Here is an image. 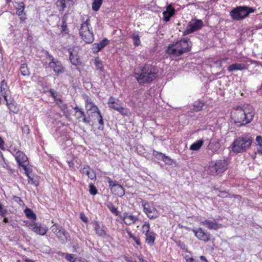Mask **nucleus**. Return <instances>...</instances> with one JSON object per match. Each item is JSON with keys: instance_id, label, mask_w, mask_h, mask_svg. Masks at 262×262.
Returning <instances> with one entry per match:
<instances>
[{"instance_id": "f257e3e1", "label": "nucleus", "mask_w": 262, "mask_h": 262, "mask_svg": "<svg viewBox=\"0 0 262 262\" xmlns=\"http://www.w3.org/2000/svg\"><path fill=\"white\" fill-rule=\"evenodd\" d=\"M255 115L254 108L248 104L235 106L231 112V118L235 124L243 126L250 123Z\"/></svg>"}, {"instance_id": "f03ea898", "label": "nucleus", "mask_w": 262, "mask_h": 262, "mask_svg": "<svg viewBox=\"0 0 262 262\" xmlns=\"http://www.w3.org/2000/svg\"><path fill=\"white\" fill-rule=\"evenodd\" d=\"M157 69L151 64H145L135 70V77L140 84L149 83L157 77Z\"/></svg>"}, {"instance_id": "7ed1b4c3", "label": "nucleus", "mask_w": 262, "mask_h": 262, "mask_svg": "<svg viewBox=\"0 0 262 262\" xmlns=\"http://www.w3.org/2000/svg\"><path fill=\"white\" fill-rule=\"evenodd\" d=\"M192 43L189 38H184L169 45L166 50L167 54L179 56L183 53L190 50Z\"/></svg>"}, {"instance_id": "20e7f679", "label": "nucleus", "mask_w": 262, "mask_h": 262, "mask_svg": "<svg viewBox=\"0 0 262 262\" xmlns=\"http://www.w3.org/2000/svg\"><path fill=\"white\" fill-rule=\"evenodd\" d=\"M252 142V138L248 135L239 137L233 141L232 149L236 153L244 152L250 147Z\"/></svg>"}, {"instance_id": "39448f33", "label": "nucleus", "mask_w": 262, "mask_h": 262, "mask_svg": "<svg viewBox=\"0 0 262 262\" xmlns=\"http://www.w3.org/2000/svg\"><path fill=\"white\" fill-rule=\"evenodd\" d=\"M255 9L247 6H238L234 8L230 12L231 17L236 20L243 19L251 13H253Z\"/></svg>"}, {"instance_id": "423d86ee", "label": "nucleus", "mask_w": 262, "mask_h": 262, "mask_svg": "<svg viewBox=\"0 0 262 262\" xmlns=\"http://www.w3.org/2000/svg\"><path fill=\"white\" fill-rule=\"evenodd\" d=\"M108 105L109 107L117 111L122 115L127 116L129 113L128 109L123 106L121 101L113 97L109 99Z\"/></svg>"}, {"instance_id": "0eeeda50", "label": "nucleus", "mask_w": 262, "mask_h": 262, "mask_svg": "<svg viewBox=\"0 0 262 262\" xmlns=\"http://www.w3.org/2000/svg\"><path fill=\"white\" fill-rule=\"evenodd\" d=\"M29 228L36 234L40 235H44L46 234L48 229L40 223L33 222L29 225Z\"/></svg>"}, {"instance_id": "6e6552de", "label": "nucleus", "mask_w": 262, "mask_h": 262, "mask_svg": "<svg viewBox=\"0 0 262 262\" xmlns=\"http://www.w3.org/2000/svg\"><path fill=\"white\" fill-rule=\"evenodd\" d=\"M203 26V23L200 20H191L184 31V35L188 34L200 29Z\"/></svg>"}, {"instance_id": "1a4fd4ad", "label": "nucleus", "mask_w": 262, "mask_h": 262, "mask_svg": "<svg viewBox=\"0 0 262 262\" xmlns=\"http://www.w3.org/2000/svg\"><path fill=\"white\" fill-rule=\"evenodd\" d=\"M51 229L62 243H64L67 241V238L65 234V231L60 226L57 224H54L51 227Z\"/></svg>"}, {"instance_id": "9d476101", "label": "nucleus", "mask_w": 262, "mask_h": 262, "mask_svg": "<svg viewBox=\"0 0 262 262\" xmlns=\"http://www.w3.org/2000/svg\"><path fill=\"white\" fill-rule=\"evenodd\" d=\"M143 205L145 212L150 219H154L158 217V211L155 207L150 206L148 203H145Z\"/></svg>"}, {"instance_id": "9b49d317", "label": "nucleus", "mask_w": 262, "mask_h": 262, "mask_svg": "<svg viewBox=\"0 0 262 262\" xmlns=\"http://www.w3.org/2000/svg\"><path fill=\"white\" fill-rule=\"evenodd\" d=\"M192 231L195 236L200 240L204 242H207L210 240V234L207 232H205L202 228H199L197 230L193 229Z\"/></svg>"}, {"instance_id": "f8f14e48", "label": "nucleus", "mask_w": 262, "mask_h": 262, "mask_svg": "<svg viewBox=\"0 0 262 262\" xmlns=\"http://www.w3.org/2000/svg\"><path fill=\"white\" fill-rule=\"evenodd\" d=\"M201 224L210 230H217L222 227V225L217 223L215 220H205L201 221Z\"/></svg>"}, {"instance_id": "ddd939ff", "label": "nucleus", "mask_w": 262, "mask_h": 262, "mask_svg": "<svg viewBox=\"0 0 262 262\" xmlns=\"http://www.w3.org/2000/svg\"><path fill=\"white\" fill-rule=\"evenodd\" d=\"M15 159L19 166L23 164H28V158L24 153L20 150H18L15 153H13Z\"/></svg>"}, {"instance_id": "4468645a", "label": "nucleus", "mask_w": 262, "mask_h": 262, "mask_svg": "<svg viewBox=\"0 0 262 262\" xmlns=\"http://www.w3.org/2000/svg\"><path fill=\"white\" fill-rule=\"evenodd\" d=\"M50 58L51 62L49 63V66L57 74L62 73L63 72V68L61 62L58 61H55L52 56H50Z\"/></svg>"}, {"instance_id": "2eb2a0df", "label": "nucleus", "mask_w": 262, "mask_h": 262, "mask_svg": "<svg viewBox=\"0 0 262 262\" xmlns=\"http://www.w3.org/2000/svg\"><path fill=\"white\" fill-rule=\"evenodd\" d=\"M84 99L85 102V108L87 111H93V113H96L99 111L98 107L95 105L88 96H85Z\"/></svg>"}, {"instance_id": "dca6fc26", "label": "nucleus", "mask_w": 262, "mask_h": 262, "mask_svg": "<svg viewBox=\"0 0 262 262\" xmlns=\"http://www.w3.org/2000/svg\"><path fill=\"white\" fill-rule=\"evenodd\" d=\"M56 103L60 108V110L63 112V115L66 117V118L69 120H71L70 113L66 104L64 103L63 101L61 99H56Z\"/></svg>"}, {"instance_id": "f3484780", "label": "nucleus", "mask_w": 262, "mask_h": 262, "mask_svg": "<svg viewBox=\"0 0 262 262\" xmlns=\"http://www.w3.org/2000/svg\"><path fill=\"white\" fill-rule=\"evenodd\" d=\"M0 89L1 95L3 96L5 100L8 102L7 97L9 95L10 92L7 84L5 80H3L1 81Z\"/></svg>"}, {"instance_id": "a211bd4d", "label": "nucleus", "mask_w": 262, "mask_h": 262, "mask_svg": "<svg viewBox=\"0 0 262 262\" xmlns=\"http://www.w3.org/2000/svg\"><path fill=\"white\" fill-rule=\"evenodd\" d=\"M221 145L219 141L215 138H212L208 144V148L209 150H211L212 152H216L220 148Z\"/></svg>"}, {"instance_id": "6ab92c4d", "label": "nucleus", "mask_w": 262, "mask_h": 262, "mask_svg": "<svg viewBox=\"0 0 262 262\" xmlns=\"http://www.w3.org/2000/svg\"><path fill=\"white\" fill-rule=\"evenodd\" d=\"M70 54V60L73 65H77L79 63V59L77 56V52L74 49L70 48L68 50Z\"/></svg>"}, {"instance_id": "aec40b11", "label": "nucleus", "mask_w": 262, "mask_h": 262, "mask_svg": "<svg viewBox=\"0 0 262 262\" xmlns=\"http://www.w3.org/2000/svg\"><path fill=\"white\" fill-rule=\"evenodd\" d=\"M214 163L219 173L225 171L227 168V162L225 159L218 160Z\"/></svg>"}, {"instance_id": "412c9836", "label": "nucleus", "mask_w": 262, "mask_h": 262, "mask_svg": "<svg viewBox=\"0 0 262 262\" xmlns=\"http://www.w3.org/2000/svg\"><path fill=\"white\" fill-rule=\"evenodd\" d=\"M80 172L82 174H86L91 180H94L96 177L94 171L88 165L84 166L83 168L80 170Z\"/></svg>"}, {"instance_id": "4be33fe9", "label": "nucleus", "mask_w": 262, "mask_h": 262, "mask_svg": "<svg viewBox=\"0 0 262 262\" xmlns=\"http://www.w3.org/2000/svg\"><path fill=\"white\" fill-rule=\"evenodd\" d=\"M80 35L82 39L87 43L92 42L94 39L93 33L90 30L80 34Z\"/></svg>"}, {"instance_id": "5701e85b", "label": "nucleus", "mask_w": 262, "mask_h": 262, "mask_svg": "<svg viewBox=\"0 0 262 262\" xmlns=\"http://www.w3.org/2000/svg\"><path fill=\"white\" fill-rule=\"evenodd\" d=\"M93 224L94 226V229L97 234L99 236L104 237L106 235V232L103 227H100L98 222H93Z\"/></svg>"}, {"instance_id": "b1692460", "label": "nucleus", "mask_w": 262, "mask_h": 262, "mask_svg": "<svg viewBox=\"0 0 262 262\" xmlns=\"http://www.w3.org/2000/svg\"><path fill=\"white\" fill-rule=\"evenodd\" d=\"M174 9L170 6H167L166 10L163 12L164 15L163 20L168 21L170 18L174 14Z\"/></svg>"}, {"instance_id": "393cba45", "label": "nucleus", "mask_w": 262, "mask_h": 262, "mask_svg": "<svg viewBox=\"0 0 262 262\" xmlns=\"http://www.w3.org/2000/svg\"><path fill=\"white\" fill-rule=\"evenodd\" d=\"M75 116L79 121H82L87 124L90 123V120L86 117L85 114L83 110L75 112Z\"/></svg>"}, {"instance_id": "a878e982", "label": "nucleus", "mask_w": 262, "mask_h": 262, "mask_svg": "<svg viewBox=\"0 0 262 262\" xmlns=\"http://www.w3.org/2000/svg\"><path fill=\"white\" fill-rule=\"evenodd\" d=\"M25 9L24 4L23 2L19 3L17 8V14L20 16V19L21 21H24L26 19V14L24 12Z\"/></svg>"}, {"instance_id": "bb28decb", "label": "nucleus", "mask_w": 262, "mask_h": 262, "mask_svg": "<svg viewBox=\"0 0 262 262\" xmlns=\"http://www.w3.org/2000/svg\"><path fill=\"white\" fill-rule=\"evenodd\" d=\"M111 191L113 193L119 196H122L125 194V190L124 188L119 184H118L116 187L111 188Z\"/></svg>"}, {"instance_id": "cd10ccee", "label": "nucleus", "mask_w": 262, "mask_h": 262, "mask_svg": "<svg viewBox=\"0 0 262 262\" xmlns=\"http://www.w3.org/2000/svg\"><path fill=\"white\" fill-rule=\"evenodd\" d=\"M246 69L247 67L244 63H234L230 65L228 67V70L230 72L237 70H243Z\"/></svg>"}, {"instance_id": "c85d7f7f", "label": "nucleus", "mask_w": 262, "mask_h": 262, "mask_svg": "<svg viewBox=\"0 0 262 262\" xmlns=\"http://www.w3.org/2000/svg\"><path fill=\"white\" fill-rule=\"evenodd\" d=\"M123 220L125 224L127 225H130L135 223L137 220V218L135 216L128 215L126 213H124L123 216Z\"/></svg>"}, {"instance_id": "c756f323", "label": "nucleus", "mask_w": 262, "mask_h": 262, "mask_svg": "<svg viewBox=\"0 0 262 262\" xmlns=\"http://www.w3.org/2000/svg\"><path fill=\"white\" fill-rule=\"evenodd\" d=\"M109 43V40L106 38H104L99 43H94L93 45V49H96V52L100 51Z\"/></svg>"}, {"instance_id": "7c9ffc66", "label": "nucleus", "mask_w": 262, "mask_h": 262, "mask_svg": "<svg viewBox=\"0 0 262 262\" xmlns=\"http://www.w3.org/2000/svg\"><path fill=\"white\" fill-rule=\"evenodd\" d=\"M146 235V242L149 245H152L155 240V234L154 232L151 231Z\"/></svg>"}, {"instance_id": "2f4dec72", "label": "nucleus", "mask_w": 262, "mask_h": 262, "mask_svg": "<svg viewBox=\"0 0 262 262\" xmlns=\"http://www.w3.org/2000/svg\"><path fill=\"white\" fill-rule=\"evenodd\" d=\"M90 24L89 22V19H87L86 21L81 24L80 28L79 29V34H81L90 30Z\"/></svg>"}, {"instance_id": "473e14b6", "label": "nucleus", "mask_w": 262, "mask_h": 262, "mask_svg": "<svg viewBox=\"0 0 262 262\" xmlns=\"http://www.w3.org/2000/svg\"><path fill=\"white\" fill-rule=\"evenodd\" d=\"M203 142L202 140H198L190 146V149L192 150H198L201 147Z\"/></svg>"}, {"instance_id": "72a5a7b5", "label": "nucleus", "mask_w": 262, "mask_h": 262, "mask_svg": "<svg viewBox=\"0 0 262 262\" xmlns=\"http://www.w3.org/2000/svg\"><path fill=\"white\" fill-rule=\"evenodd\" d=\"M132 38L133 40L134 44L136 46L140 45L141 42L140 39V36L138 32H134L132 34Z\"/></svg>"}, {"instance_id": "f704fd0d", "label": "nucleus", "mask_w": 262, "mask_h": 262, "mask_svg": "<svg viewBox=\"0 0 262 262\" xmlns=\"http://www.w3.org/2000/svg\"><path fill=\"white\" fill-rule=\"evenodd\" d=\"M256 141L258 147H257L256 153L262 155V137L260 136H257Z\"/></svg>"}, {"instance_id": "c9c22d12", "label": "nucleus", "mask_w": 262, "mask_h": 262, "mask_svg": "<svg viewBox=\"0 0 262 262\" xmlns=\"http://www.w3.org/2000/svg\"><path fill=\"white\" fill-rule=\"evenodd\" d=\"M208 170L209 173L212 175L219 174V173H218V171L216 169V167L215 166L214 163H211L209 165V166H208Z\"/></svg>"}, {"instance_id": "e433bc0d", "label": "nucleus", "mask_w": 262, "mask_h": 262, "mask_svg": "<svg viewBox=\"0 0 262 262\" xmlns=\"http://www.w3.org/2000/svg\"><path fill=\"white\" fill-rule=\"evenodd\" d=\"M56 5L59 11H63L68 6L66 0H58L57 1Z\"/></svg>"}, {"instance_id": "4c0bfd02", "label": "nucleus", "mask_w": 262, "mask_h": 262, "mask_svg": "<svg viewBox=\"0 0 262 262\" xmlns=\"http://www.w3.org/2000/svg\"><path fill=\"white\" fill-rule=\"evenodd\" d=\"M20 72L23 76H28L30 74L29 70L26 63L21 64L20 68Z\"/></svg>"}, {"instance_id": "58836bf2", "label": "nucleus", "mask_w": 262, "mask_h": 262, "mask_svg": "<svg viewBox=\"0 0 262 262\" xmlns=\"http://www.w3.org/2000/svg\"><path fill=\"white\" fill-rule=\"evenodd\" d=\"M102 0H94L92 3V9L95 11H97L102 5Z\"/></svg>"}, {"instance_id": "ea45409f", "label": "nucleus", "mask_w": 262, "mask_h": 262, "mask_svg": "<svg viewBox=\"0 0 262 262\" xmlns=\"http://www.w3.org/2000/svg\"><path fill=\"white\" fill-rule=\"evenodd\" d=\"M107 207L112 213L114 214L116 216L119 215L120 212L117 210L116 208H115L114 205L112 203H108L107 204Z\"/></svg>"}, {"instance_id": "a19ab883", "label": "nucleus", "mask_w": 262, "mask_h": 262, "mask_svg": "<svg viewBox=\"0 0 262 262\" xmlns=\"http://www.w3.org/2000/svg\"><path fill=\"white\" fill-rule=\"evenodd\" d=\"M26 215L30 219L36 220V216L31 209L27 208L25 210Z\"/></svg>"}, {"instance_id": "79ce46f5", "label": "nucleus", "mask_w": 262, "mask_h": 262, "mask_svg": "<svg viewBox=\"0 0 262 262\" xmlns=\"http://www.w3.org/2000/svg\"><path fill=\"white\" fill-rule=\"evenodd\" d=\"M96 114L97 117L99 118L98 122H99V123L100 125V126L98 127V128L99 129H101L102 130L103 128V125H104V122H103V118H102V116L101 115L100 111H99L98 112L96 113Z\"/></svg>"}, {"instance_id": "37998d69", "label": "nucleus", "mask_w": 262, "mask_h": 262, "mask_svg": "<svg viewBox=\"0 0 262 262\" xmlns=\"http://www.w3.org/2000/svg\"><path fill=\"white\" fill-rule=\"evenodd\" d=\"M6 102L7 105L8 106L9 108L10 109V110L11 111L13 112L14 113L17 112L18 109L16 107V106L13 103L11 102V101H10L8 99V102L7 101H6Z\"/></svg>"}, {"instance_id": "c03bdc74", "label": "nucleus", "mask_w": 262, "mask_h": 262, "mask_svg": "<svg viewBox=\"0 0 262 262\" xmlns=\"http://www.w3.org/2000/svg\"><path fill=\"white\" fill-rule=\"evenodd\" d=\"M152 155L158 159L159 160H161L162 161H163L164 160V158L165 156V155H164L163 154H162V152H158L157 151H156V150H153V152H152Z\"/></svg>"}, {"instance_id": "a18cd8bd", "label": "nucleus", "mask_w": 262, "mask_h": 262, "mask_svg": "<svg viewBox=\"0 0 262 262\" xmlns=\"http://www.w3.org/2000/svg\"><path fill=\"white\" fill-rule=\"evenodd\" d=\"M95 65L96 67V69H99L101 71H103V68L102 67V63L98 57L96 58L95 59Z\"/></svg>"}, {"instance_id": "49530a36", "label": "nucleus", "mask_w": 262, "mask_h": 262, "mask_svg": "<svg viewBox=\"0 0 262 262\" xmlns=\"http://www.w3.org/2000/svg\"><path fill=\"white\" fill-rule=\"evenodd\" d=\"M61 32L62 33H64L66 34L68 33L67 25V23H66V19L64 18H63L62 19V25H61Z\"/></svg>"}, {"instance_id": "de8ad7c7", "label": "nucleus", "mask_w": 262, "mask_h": 262, "mask_svg": "<svg viewBox=\"0 0 262 262\" xmlns=\"http://www.w3.org/2000/svg\"><path fill=\"white\" fill-rule=\"evenodd\" d=\"M106 179L109 184V186L111 189L116 187V186L118 185V184L116 183V181H113L110 177H106Z\"/></svg>"}, {"instance_id": "09e8293b", "label": "nucleus", "mask_w": 262, "mask_h": 262, "mask_svg": "<svg viewBox=\"0 0 262 262\" xmlns=\"http://www.w3.org/2000/svg\"><path fill=\"white\" fill-rule=\"evenodd\" d=\"M89 187L90 194L93 195L96 194V193H97V190L96 187L93 184H90Z\"/></svg>"}, {"instance_id": "8fccbe9b", "label": "nucleus", "mask_w": 262, "mask_h": 262, "mask_svg": "<svg viewBox=\"0 0 262 262\" xmlns=\"http://www.w3.org/2000/svg\"><path fill=\"white\" fill-rule=\"evenodd\" d=\"M163 161L166 164L169 165H172L174 163L173 160L166 156H165Z\"/></svg>"}, {"instance_id": "3c124183", "label": "nucleus", "mask_w": 262, "mask_h": 262, "mask_svg": "<svg viewBox=\"0 0 262 262\" xmlns=\"http://www.w3.org/2000/svg\"><path fill=\"white\" fill-rule=\"evenodd\" d=\"M66 258L70 262H75L74 260L76 259L75 255L72 254H67Z\"/></svg>"}, {"instance_id": "603ef678", "label": "nucleus", "mask_w": 262, "mask_h": 262, "mask_svg": "<svg viewBox=\"0 0 262 262\" xmlns=\"http://www.w3.org/2000/svg\"><path fill=\"white\" fill-rule=\"evenodd\" d=\"M150 226L148 224H145L142 227V231L143 233L147 234L151 231H149Z\"/></svg>"}, {"instance_id": "864d4df0", "label": "nucleus", "mask_w": 262, "mask_h": 262, "mask_svg": "<svg viewBox=\"0 0 262 262\" xmlns=\"http://www.w3.org/2000/svg\"><path fill=\"white\" fill-rule=\"evenodd\" d=\"M49 92L50 93V96L53 97L56 101V99H57V97L58 96V93L51 89L49 90Z\"/></svg>"}, {"instance_id": "5fc2aeb1", "label": "nucleus", "mask_w": 262, "mask_h": 262, "mask_svg": "<svg viewBox=\"0 0 262 262\" xmlns=\"http://www.w3.org/2000/svg\"><path fill=\"white\" fill-rule=\"evenodd\" d=\"M22 132L23 134H25L26 135L29 134L30 129L28 125H25L22 127Z\"/></svg>"}, {"instance_id": "6e6d98bb", "label": "nucleus", "mask_w": 262, "mask_h": 262, "mask_svg": "<svg viewBox=\"0 0 262 262\" xmlns=\"http://www.w3.org/2000/svg\"><path fill=\"white\" fill-rule=\"evenodd\" d=\"M28 164H23V165H21V166L23 167V169H24V170L25 171V173H26L27 176H28V177L29 178V179H31L30 177L29 176V169L27 168V165Z\"/></svg>"}, {"instance_id": "4d7b16f0", "label": "nucleus", "mask_w": 262, "mask_h": 262, "mask_svg": "<svg viewBox=\"0 0 262 262\" xmlns=\"http://www.w3.org/2000/svg\"><path fill=\"white\" fill-rule=\"evenodd\" d=\"M80 218L82 221H83L85 223H87L88 222V219L87 217L84 215L83 213H80Z\"/></svg>"}, {"instance_id": "13d9d810", "label": "nucleus", "mask_w": 262, "mask_h": 262, "mask_svg": "<svg viewBox=\"0 0 262 262\" xmlns=\"http://www.w3.org/2000/svg\"><path fill=\"white\" fill-rule=\"evenodd\" d=\"M177 245L180 247V248L183 249V250H185L186 249V246L183 243H182L180 241H177Z\"/></svg>"}, {"instance_id": "bf43d9fd", "label": "nucleus", "mask_w": 262, "mask_h": 262, "mask_svg": "<svg viewBox=\"0 0 262 262\" xmlns=\"http://www.w3.org/2000/svg\"><path fill=\"white\" fill-rule=\"evenodd\" d=\"M66 3L68 6L70 7L71 6H73L75 3L76 0H66Z\"/></svg>"}, {"instance_id": "052dcab7", "label": "nucleus", "mask_w": 262, "mask_h": 262, "mask_svg": "<svg viewBox=\"0 0 262 262\" xmlns=\"http://www.w3.org/2000/svg\"><path fill=\"white\" fill-rule=\"evenodd\" d=\"M186 260L187 262H197L192 257H188V256L186 257Z\"/></svg>"}, {"instance_id": "680f3d73", "label": "nucleus", "mask_w": 262, "mask_h": 262, "mask_svg": "<svg viewBox=\"0 0 262 262\" xmlns=\"http://www.w3.org/2000/svg\"><path fill=\"white\" fill-rule=\"evenodd\" d=\"M134 241L136 243V244L138 245H141V243L140 241V239L136 236H134V237L133 238Z\"/></svg>"}, {"instance_id": "e2e57ef3", "label": "nucleus", "mask_w": 262, "mask_h": 262, "mask_svg": "<svg viewBox=\"0 0 262 262\" xmlns=\"http://www.w3.org/2000/svg\"><path fill=\"white\" fill-rule=\"evenodd\" d=\"M126 230L129 237L132 238L134 237L135 236L131 233V232L129 230L126 229Z\"/></svg>"}, {"instance_id": "0e129e2a", "label": "nucleus", "mask_w": 262, "mask_h": 262, "mask_svg": "<svg viewBox=\"0 0 262 262\" xmlns=\"http://www.w3.org/2000/svg\"><path fill=\"white\" fill-rule=\"evenodd\" d=\"M124 259L125 260V261L126 262H136V261H132V260L130 258H129V257H128L127 256H125L124 257Z\"/></svg>"}, {"instance_id": "69168bd1", "label": "nucleus", "mask_w": 262, "mask_h": 262, "mask_svg": "<svg viewBox=\"0 0 262 262\" xmlns=\"http://www.w3.org/2000/svg\"><path fill=\"white\" fill-rule=\"evenodd\" d=\"M73 109L75 110V112H78L79 111H82V109L80 108L78 106H76L73 107Z\"/></svg>"}, {"instance_id": "338daca9", "label": "nucleus", "mask_w": 262, "mask_h": 262, "mask_svg": "<svg viewBox=\"0 0 262 262\" xmlns=\"http://www.w3.org/2000/svg\"><path fill=\"white\" fill-rule=\"evenodd\" d=\"M68 163L69 164V166L70 167H73L74 166V163L72 161H68Z\"/></svg>"}, {"instance_id": "774afa93", "label": "nucleus", "mask_w": 262, "mask_h": 262, "mask_svg": "<svg viewBox=\"0 0 262 262\" xmlns=\"http://www.w3.org/2000/svg\"><path fill=\"white\" fill-rule=\"evenodd\" d=\"M24 261H25V262H35V261H34V260H32V259H30L27 258H25L24 259Z\"/></svg>"}]
</instances>
